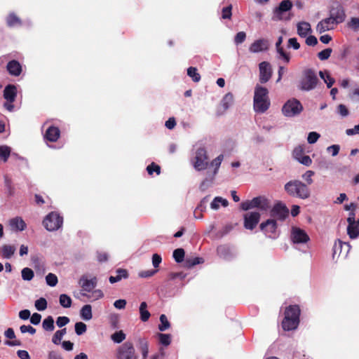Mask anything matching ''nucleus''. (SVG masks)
I'll list each match as a JSON object with an SVG mask.
<instances>
[{
  "label": "nucleus",
  "instance_id": "1",
  "mask_svg": "<svg viewBox=\"0 0 359 359\" xmlns=\"http://www.w3.org/2000/svg\"><path fill=\"white\" fill-rule=\"evenodd\" d=\"M285 192L292 197L306 200L311 196V189L306 183L299 180H292L285 186Z\"/></svg>",
  "mask_w": 359,
  "mask_h": 359
},
{
  "label": "nucleus",
  "instance_id": "2",
  "mask_svg": "<svg viewBox=\"0 0 359 359\" xmlns=\"http://www.w3.org/2000/svg\"><path fill=\"white\" fill-rule=\"evenodd\" d=\"M268 90L257 85L255 88L253 99L254 110L257 113H264L270 107V100L268 96Z\"/></svg>",
  "mask_w": 359,
  "mask_h": 359
},
{
  "label": "nucleus",
  "instance_id": "3",
  "mask_svg": "<svg viewBox=\"0 0 359 359\" xmlns=\"http://www.w3.org/2000/svg\"><path fill=\"white\" fill-rule=\"evenodd\" d=\"M196 151L191 162L197 171L205 170L209 165L208 156L205 148L201 145L196 146Z\"/></svg>",
  "mask_w": 359,
  "mask_h": 359
},
{
  "label": "nucleus",
  "instance_id": "4",
  "mask_svg": "<svg viewBox=\"0 0 359 359\" xmlns=\"http://www.w3.org/2000/svg\"><path fill=\"white\" fill-rule=\"evenodd\" d=\"M318 79L315 72L311 69L303 72L302 77L299 81V88L304 91H310L314 89Z\"/></svg>",
  "mask_w": 359,
  "mask_h": 359
},
{
  "label": "nucleus",
  "instance_id": "5",
  "mask_svg": "<svg viewBox=\"0 0 359 359\" xmlns=\"http://www.w3.org/2000/svg\"><path fill=\"white\" fill-rule=\"evenodd\" d=\"M270 207L269 200L263 196L253 198L252 200H247L241 203L243 210H248L252 208H258L260 210H266Z\"/></svg>",
  "mask_w": 359,
  "mask_h": 359
},
{
  "label": "nucleus",
  "instance_id": "6",
  "mask_svg": "<svg viewBox=\"0 0 359 359\" xmlns=\"http://www.w3.org/2000/svg\"><path fill=\"white\" fill-rule=\"evenodd\" d=\"M292 2L290 0L282 1L279 6L276 7L273 11L272 20L281 21L290 20V17H285V13L290 11L292 8Z\"/></svg>",
  "mask_w": 359,
  "mask_h": 359
},
{
  "label": "nucleus",
  "instance_id": "7",
  "mask_svg": "<svg viewBox=\"0 0 359 359\" xmlns=\"http://www.w3.org/2000/svg\"><path fill=\"white\" fill-rule=\"evenodd\" d=\"M302 111V104L295 98L288 100L282 108L283 114L287 117L295 116L299 114Z\"/></svg>",
  "mask_w": 359,
  "mask_h": 359
},
{
  "label": "nucleus",
  "instance_id": "8",
  "mask_svg": "<svg viewBox=\"0 0 359 359\" xmlns=\"http://www.w3.org/2000/svg\"><path fill=\"white\" fill-rule=\"evenodd\" d=\"M63 223V218L57 212H51L43 219V224L48 231L59 229Z\"/></svg>",
  "mask_w": 359,
  "mask_h": 359
},
{
  "label": "nucleus",
  "instance_id": "9",
  "mask_svg": "<svg viewBox=\"0 0 359 359\" xmlns=\"http://www.w3.org/2000/svg\"><path fill=\"white\" fill-rule=\"evenodd\" d=\"M117 359H137L133 344L126 341L116 351Z\"/></svg>",
  "mask_w": 359,
  "mask_h": 359
},
{
  "label": "nucleus",
  "instance_id": "10",
  "mask_svg": "<svg viewBox=\"0 0 359 359\" xmlns=\"http://www.w3.org/2000/svg\"><path fill=\"white\" fill-rule=\"evenodd\" d=\"M329 16L339 25L342 23L346 17L344 6L339 2L334 3L329 8Z\"/></svg>",
  "mask_w": 359,
  "mask_h": 359
},
{
  "label": "nucleus",
  "instance_id": "11",
  "mask_svg": "<svg viewBox=\"0 0 359 359\" xmlns=\"http://www.w3.org/2000/svg\"><path fill=\"white\" fill-rule=\"evenodd\" d=\"M261 230L264 233L266 236L275 239L278 237L277 224L276 220L273 219H267L266 222L260 224Z\"/></svg>",
  "mask_w": 359,
  "mask_h": 359
},
{
  "label": "nucleus",
  "instance_id": "12",
  "mask_svg": "<svg viewBox=\"0 0 359 359\" xmlns=\"http://www.w3.org/2000/svg\"><path fill=\"white\" fill-rule=\"evenodd\" d=\"M290 238L294 244H304L310 240L306 232L297 226L292 227Z\"/></svg>",
  "mask_w": 359,
  "mask_h": 359
},
{
  "label": "nucleus",
  "instance_id": "13",
  "mask_svg": "<svg viewBox=\"0 0 359 359\" xmlns=\"http://www.w3.org/2000/svg\"><path fill=\"white\" fill-rule=\"evenodd\" d=\"M259 81L265 83L269 81L272 76L271 66L268 62H262L259 65Z\"/></svg>",
  "mask_w": 359,
  "mask_h": 359
},
{
  "label": "nucleus",
  "instance_id": "14",
  "mask_svg": "<svg viewBox=\"0 0 359 359\" xmlns=\"http://www.w3.org/2000/svg\"><path fill=\"white\" fill-rule=\"evenodd\" d=\"M339 24L337 22H336L333 19L328 16L327 18L318 22L316 28L318 33L322 34L327 31L334 29Z\"/></svg>",
  "mask_w": 359,
  "mask_h": 359
},
{
  "label": "nucleus",
  "instance_id": "15",
  "mask_svg": "<svg viewBox=\"0 0 359 359\" xmlns=\"http://www.w3.org/2000/svg\"><path fill=\"white\" fill-rule=\"evenodd\" d=\"M260 214L257 212H250L244 215V226L247 229L252 230L258 224Z\"/></svg>",
  "mask_w": 359,
  "mask_h": 359
},
{
  "label": "nucleus",
  "instance_id": "16",
  "mask_svg": "<svg viewBox=\"0 0 359 359\" xmlns=\"http://www.w3.org/2000/svg\"><path fill=\"white\" fill-rule=\"evenodd\" d=\"M269 47V43L267 39H259L255 41L250 46L249 51L252 53H257L267 50Z\"/></svg>",
  "mask_w": 359,
  "mask_h": 359
},
{
  "label": "nucleus",
  "instance_id": "17",
  "mask_svg": "<svg viewBox=\"0 0 359 359\" xmlns=\"http://www.w3.org/2000/svg\"><path fill=\"white\" fill-rule=\"evenodd\" d=\"M79 284L83 291L90 292L96 287L97 278L93 277L90 279H88L86 276H83L79 280Z\"/></svg>",
  "mask_w": 359,
  "mask_h": 359
},
{
  "label": "nucleus",
  "instance_id": "18",
  "mask_svg": "<svg viewBox=\"0 0 359 359\" xmlns=\"http://www.w3.org/2000/svg\"><path fill=\"white\" fill-rule=\"evenodd\" d=\"M297 31L300 37L305 38L311 34L312 29L309 22L301 21L297 24Z\"/></svg>",
  "mask_w": 359,
  "mask_h": 359
},
{
  "label": "nucleus",
  "instance_id": "19",
  "mask_svg": "<svg viewBox=\"0 0 359 359\" xmlns=\"http://www.w3.org/2000/svg\"><path fill=\"white\" fill-rule=\"evenodd\" d=\"M9 225L12 231H22L27 228L25 222L20 217H15L9 220Z\"/></svg>",
  "mask_w": 359,
  "mask_h": 359
},
{
  "label": "nucleus",
  "instance_id": "20",
  "mask_svg": "<svg viewBox=\"0 0 359 359\" xmlns=\"http://www.w3.org/2000/svg\"><path fill=\"white\" fill-rule=\"evenodd\" d=\"M219 256L224 259H230L235 255L234 251L227 245H220L217 249Z\"/></svg>",
  "mask_w": 359,
  "mask_h": 359
},
{
  "label": "nucleus",
  "instance_id": "21",
  "mask_svg": "<svg viewBox=\"0 0 359 359\" xmlns=\"http://www.w3.org/2000/svg\"><path fill=\"white\" fill-rule=\"evenodd\" d=\"M17 96V88L14 85H8L4 90V97L10 102H13Z\"/></svg>",
  "mask_w": 359,
  "mask_h": 359
},
{
  "label": "nucleus",
  "instance_id": "22",
  "mask_svg": "<svg viewBox=\"0 0 359 359\" xmlns=\"http://www.w3.org/2000/svg\"><path fill=\"white\" fill-rule=\"evenodd\" d=\"M299 323V320H296L294 319H292L289 317V314H287V316H285L283 322H282V327L284 330L290 331V330H294L297 329Z\"/></svg>",
  "mask_w": 359,
  "mask_h": 359
},
{
  "label": "nucleus",
  "instance_id": "23",
  "mask_svg": "<svg viewBox=\"0 0 359 359\" xmlns=\"http://www.w3.org/2000/svg\"><path fill=\"white\" fill-rule=\"evenodd\" d=\"M7 70L12 76H19L22 72V67L17 60H11L7 65Z\"/></svg>",
  "mask_w": 359,
  "mask_h": 359
},
{
  "label": "nucleus",
  "instance_id": "24",
  "mask_svg": "<svg viewBox=\"0 0 359 359\" xmlns=\"http://www.w3.org/2000/svg\"><path fill=\"white\" fill-rule=\"evenodd\" d=\"M60 130L57 127H49L45 134V138L50 142H56L60 137Z\"/></svg>",
  "mask_w": 359,
  "mask_h": 359
},
{
  "label": "nucleus",
  "instance_id": "25",
  "mask_svg": "<svg viewBox=\"0 0 359 359\" xmlns=\"http://www.w3.org/2000/svg\"><path fill=\"white\" fill-rule=\"evenodd\" d=\"M292 319L299 320L300 309L297 305H291L286 308L285 311V316H287Z\"/></svg>",
  "mask_w": 359,
  "mask_h": 359
},
{
  "label": "nucleus",
  "instance_id": "26",
  "mask_svg": "<svg viewBox=\"0 0 359 359\" xmlns=\"http://www.w3.org/2000/svg\"><path fill=\"white\" fill-rule=\"evenodd\" d=\"M16 248L13 245H4L0 248V256L4 259H10L15 253Z\"/></svg>",
  "mask_w": 359,
  "mask_h": 359
},
{
  "label": "nucleus",
  "instance_id": "27",
  "mask_svg": "<svg viewBox=\"0 0 359 359\" xmlns=\"http://www.w3.org/2000/svg\"><path fill=\"white\" fill-rule=\"evenodd\" d=\"M347 234L351 239H355L359 236V225L355 221L348 224Z\"/></svg>",
  "mask_w": 359,
  "mask_h": 359
},
{
  "label": "nucleus",
  "instance_id": "28",
  "mask_svg": "<svg viewBox=\"0 0 359 359\" xmlns=\"http://www.w3.org/2000/svg\"><path fill=\"white\" fill-rule=\"evenodd\" d=\"M344 248L346 251L345 252V255L348 252L351 245L348 243H342L339 241L338 242H335L333 246V257L339 253V255L342 252V249Z\"/></svg>",
  "mask_w": 359,
  "mask_h": 359
},
{
  "label": "nucleus",
  "instance_id": "29",
  "mask_svg": "<svg viewBox=\"0 0 359 359\" xmlns=\"http://www.w3.org/2000/svg\"><path fill=\"white\" fill-rule=\"evenodd\" d=\"M282 43L283 36H280L276 43V48L280 57L283 58L285 62L288 63L290 62V55L284 51L283 48L281 46Z\"/></svg>",
  "mask_w": 359,
  "mask_h": 359
},
{
  "label": "nucleus",
  "instance_id": "30",
  "mask_svg": "<svg viewBox=\"0 0 359 359\" xmlns=\"http://www.w3.org/2000/svg\"><path fill=\"white\" fill-rule=\"evenodd\" d=\"M137 348L142 354V359H147L149 354V342L145 339H140Z\"/></svg>",
  "mask_w": 359,
  "mask_h": 359
},
{
  "label": "nucleus",
  "instance_id": "31",
  "mask_svg": "<svg viewBox=\"0 0 359 359\" xmlns=\"http://www.w3.org/2000/svg\"><path fill=\"white\" fill-rule=\"evenodd\" d=\"M116 276H110L109 280L110 283L113 284L116 282L120 281L122 278H127L128 276V271L126 269H118L116 271Z\"/></svg>",
  "mask_w": 359,
  "mask_h": 359
},
{
  "label": "nucleus",
  "instance_id": "32",
  "mask_svg": "<svg viewBox=\"0 0 359 359\" xmlns=\"http://www.w3.org/2000/svg\"><path fill=\"white\" fill-rule=\"evenodd\" d=\"M139 311L140 315V320L142 322H147L149 319L151 314L147 310V304L145 302H142L140 304Z\"/></svg>",
  "mask_w": 359,
  "mask_h": 359
},
{
  "label": "nucleus",
  "instance_id": "33",
  "mask_svg": "<svg viewBox=\"0 0 359 359\" xmlns=\"http://www.w3.org/2000/svg\"><path fill=\"white\" fill-rule=\"evenodd\" d=\"M81 318L84 320H90L93 318L92 306L90 304L84 305L80 311Z\"/></svg>",
  "mask_w": 359,
  "mask_h": 359
},
{
  "label": "nucleus",
  "instance_id": "34",
  "mask_svg": "<svg viewBox=\"0 0 359 359\" xmlns=\"http://www.w3.org/2000/svg\"><path fill=\"white\" fill-rule=\"evenodd\" d=\"M229 204V202L226 199L223 198L220 196L215 197L212 203H210V207L213 210H217L219 208L220 205L224 207H226Z\"/></svg>",
  "mask_w": 359,
  "mask_h": 359
},
{
  "label": "nucleus",
  "instance_id": "35",
  "mask_svg": "<svg viewBox=\"0 0 359 359\" xmlns=\"http://www.w3.org/2000/svg\"><path fill=\"white\" fill-rule=\"evenodd\" d=\"M273 215H276L281 220H283L288 214L287 210L285 207L275 206L272 210Z\"/></svg>",
  "mask_w": 359,
  "mask_h": 359
},
{
  "label": "nucleus",
  "instance_id": "36",
  "mask_svg": "<svg viewBox=\"0 0 359 359\" xmlns=\"http://www.w3.org/2000/svg\"><path fill=\"white\" fill-rule=\"evenodd\" d=\"M233 102V95L231 93H226L221 101L222 106L224 110L228 109Z\"/></svg>",
  "mask_w": 359,
  "mask_h": 359
},
{
  "label": "nucleus",
  "instance_id": "37",
  "mask_svg": "<svg viewBox=\"0 0 359 359\" xmlns=\"http://www.w3.org/2000/svg\"><path fill=\"white\" fill-rule=\"evenodd\" d=\"M346 26L348 29L352 30L354 32H358L359 31V18L358 17H352L349 19V20L346 23Z\"/></svg>",
  "mask_w": 359,
  "mask_h": 359
},
{
  "label": "nucleus",
  "instance_id": "38",
  "mask_svg": "<svg viewBox=\"0 0 359 359\" xmlns=\"http://www.w3.org/2000/svg\"><path fill=\"white\" fill-rule=\"evenodd\" d=\"M7 25L10 27H14L17 25H21L20 19L13 13H10L6 18Z\"/></svg>",
  "mask_w": 359,
  "mask_h": 359
},
{
  "label": "nucleus",
  "instance_id": "39",
  "mask_svg": "<svg viewBox=\"0 0 359 359\" xmlns=\"http://www.w3.org/2000/svg\"><path fill=\"white\" fill-rule=\"evenodd\" d=\"M319 75L325 83H326L327 88H331L334 83V79L330 76L329 72L327 71H320Z\"/></svg>",
  "mask_w": 359,
  "mask_h": 359
},
{
  "label": "nucleus",
  "instance_id": "40",
  "mask_svg": "<svg viewBox=\"0 0 359 359\" xmlns=\"http://www.w3.org/2000/svg\"><path fill=\"white\" fill-rule=\"evenodd\" d=\"M42 327L46 331H53L55 328L53 318L52 316L46 318L43 321Z\"/></svg>",
  "mask_w": 359,
  "mask_h": 359
},
{
  "label": "nucleus",
  "instance_id": "41",
  "mask_svg": "<svg viewBox=\"0 0 359 359\" xmlns=\"http://www.w3.org/2000/svg\"><path fill=\"white\" fill-rule=\"evenodd\" d=\"M11 149L6 145L0 146V160L6 162L10 156Z\"/></svg>",
  "mask_w": 359,
  "mask_h": 359
},
{
  "label": "nucleus",
  "instance_id": "42",
  "mask_svg": "<svg viewBox=\"0 0 359 359\" xmlns=\"http://www.w3.org/2000/svg\"><path fill=\"white\" fill-rule=\"evenodd\" d=\"M66 328H63L62 330L56 331L52 338L53 343L56 345L60 344L61 343L62 337H64L65 334H66Z\"/></svg>",
  "mask_w": 359,
  "mask_h": 359
},
{
  "label": "nucleus",
  "instance_id": "43",
  "mask_svg": "<svg viewBox=\"0 0 359 359\" xmlns=\"http://www.w3.org/2000/svg\"><path fill=\"white\" fill-rule=\"evenodd\" d=\"M59 302L60 304L64 308L71 307L72 303L71 297L65 294L60 295Z\"/></svg>",
  "mask_w": 359,
  "mask_h": 359
},
{
  "label": "nucleus",
  "instance_id": "44",
  "mask_svg": "<svg viewBox=\"0 0 359 359\" xmlns=\"http://www.w3.org/2000/svg\"><path fill=\"white\" fill-rule=\"evenodd\" d=\"M185 252L182 248H177L173 251L172 257L177 263L184 261Z\"/></svg>",
  "mask_w": 359,
  "mask_h": 359
},
{
  "label": "nucleus",
  "instance_id": "45",
  "mask_svg": "<svg viewBox=\"0 0 359 359\" xmlns=\"http://www.w3.org/2000/svg\"><path fill=\"white\" fill-rule=\"evenodd\" d=\"M203 262L204 260L201 257L187 258L184 266L187 268H191L196 264L203 263Z\"/></svg>",
  "mask_w": 359,
  "mask_h": 359
},
{
  "label": "nucleus",
  "instance_id": "46",
  "mask_svg": "<svg viewBox=\"0 0 359 359\" xmlns=\"http://www.w3.org/2000/svg\"><path fill=\"white\" fill-rule=\"evenodd\" d=\"M81 295L88 299H90L93 301L101 299L104 296L103 292L100 290H92L90 294H88L86 293H81Z\"/></svg>",
  "mask_w": 359,
  "mask_h": 359
},
{
  "label": "nucleus",
  "instance_id": "47",
  "mask_svg": "<svg viewBox=\"0 0 359 359\" xmlns=\"http://www.w3.org/2000/svg\"><path fill=\"white\" fill-rule=\"evenodd\" d=\"M223 159H224V155L223 154H220L217 158L213 159L212 161V162L210 163V165L212 166L215 167V170H214L213 173H212L213 176H215L216 174L217 173L218 170H219V168L220 167V165H221Z\"/></svg>",
  "mask_w": 359,
  "mask_h": 359
},
{
  "label": "nucleus",
  "instance_id": "48",
  "mask_svg": "<svg viewBox=\"0 0 359 359\" xmlns=\"http://www.w3.org/2000/svg\"><path fill=\"white\" fill-rule=\"evenodd\" d=\"M187 75L191 77L194 82H198L201 80V76L197 72L196 67H190L187 69Z\"/></svg>",
  "mask_w": 359,
  "mask_h": 359
},
{
  "label": "nucleus",
  "instance_id": "49",
  "mask_svg": "<svg viewBox=\"0 0 359 359\" xmlns=\"http://www.w3.org/2000/svg\"><path fill=\"white\" fill-rule=\"evenodd\" d=\"M160 322H161V324L158 325V330L161 332L165 331L170 326V324L167 317L164 314H161L160 316Z\"/></svg>",
  "mask_w": 359,
  "mask_h": 359
},
{
  "label": "nucleus",
  "instance_id": "50",
  "mask_svg": "<svg viewBox=\"0 0 359 359\" xmlns=\"http://www.w3.org/2000/svg\"><path fill=\"white\" fill-rule=\"evenodd\" d=\"M157 337L158 338L160 344L163 346H168L171 342V335L169 334L158 333Z\"/></svg>",
  "mask_w": 359,
  "mask_h": 359
},
{
  "label": "nucleus",
  "instance_id": "51",
  "mask_svg": "<svg viewBox=\"0 0 359 359\" xmlns=\"http://www.w3.org/2000/svg\"><path fill=\"white\" fill-rule=\"evenodd\" d=\"M21 275L24 280L29 281L34 278V273L31 269L25 267L22 270Z\"/></svg>",
  "mask_w": 359,
  "mask_h": 359
},
{
  "label": "nucleus",
  "instance_id": "52",
  "mask_svg": "<svg viewBox=\"0 0 359 359\" xmlns=\"http://www.w3.org/2000/svg\"><path fill=\"white\" fill-rule=\"evenodd\" d=\"M111 340L117 344L121 343L126 339V334L122 330L114 332L111 336Z\"/></svg>",
  "mask_w": 359,
  "mask_h": 359
},
{
  "label": "nucleus",
  "instance_id": "53",
  "mask_svg": "<svg viewBox=\"0 0 359 359\" xmlns=\"http://www.w3.org/2000/svg\"><path fill=\"white\" fill-rule=\"evenodd\" d=\"M315 172L313 170H307L302 175V179L306 182V184L309 187L313 183V177Z\"/></svg>",
  "mask_w": 359,
  "mask_h": 359
},
{
  "label": "nucleus",
  "instance_id": "54",
  "mask_svg": "<svg viewBox=\"0 0 359 359\" xmlns=\"http://www.w3.org/2000/svg\"><path fill=\"white\" fill-rule=\"evenodd\" d=\"M34 306L38 311H44L47 308V301L45 298L41 297L35 301Z\"/></svg>",
  "mask_w": 359,
  "mask_h": 359
},
{
  "label": "nucleus",
  "instance_id": "55",
  "mask_svg": "<svg viewBox=\"0 0 359 359\" xmlns=\"http://www.w3.org/2000/svg\"><path fill=\"white\" fill-rule=\"evenodd\" d=\"M75 332L77 335H82L87 330V326L84 323L78 322L74 325Z\"/></svg>",
  "mask_w": 359,
  "mask_h": 359
},
{
  "label": "nucleus",
  "instance_id": "56",
  "mask_svg": "<svg viewBox=\"0 0 359 359\" xmlns=\"http://www.w3.org/2000/svg\"><path fill=\"white\" fill-rule=\"evenodd\" d=\"M46 283L49 286L54 287L57 285L58 280H57V277L55 274H53L52 273H49L46 276Z\"/></svg>",
  "mask_w": 359,
  "mask_h": 359
},
{
  "label": "nucleus",
  "instance_id": "57",
  "mask_svg": "<svg viewBox=\"0 0 359 359\" xmlns=\"http://www.w3.org/2000/svg\"><path fill=\"white\" fill-rule=\"evenodd\" d=\"M332 52V50L330 48H325L318 53V57L320 60H327Z\"/></svg>",
  "mask_w": 359,
  "mask_h": 359
},
{
  "label": "nucleus",
  "instance_id": "58",
  "mask_svg": "<svg viewBox=\"0 0 359 359\" xmlns=\"http://www.w3.org/2000/svg\"><path fill=\"white\" fill-rule=\"evenodd\" d=\"M215 176L210 175L209 177H206L200 184V189L203 191L205 190L212 184Z\"/></svg>",
  "mask_w": 359,
  "mask_h": 359
},
{
  "label": "nucleus",
  "instance_id": "59",
  "mask_svg": "<svg viewBox=\"0 0 359 359\" xmlns=\"http://www.w3.org/2000/svg\"><path fill=\"white\" fill-rule=\"evenodd\" d=\"M320 135L316 132H310L308 135L307 141L309 144L316 143L320 138Z\"/></svg>",
  "mask_w": 359,
  "mask_h": 359
},
{
  "label": "nucleus",
  "instance_id": "60",
  "mask_svg": "<svg viewBox=\"0 0 359 359\" xmlns=\"http://www.w3.org/2000/svg\"><path fill=\"white\" fill-rule=\"evenodd\" d=\"M147 170L149 175H152L154 172H156L157 175L160 174L161 168L159 165L152 163L147 166Z\"/></svg>",
  "mask_w": 359,
  "mask_h": 359
},
{
  "label": "nucleus",
  "instance_id": "61",
  "mask_svg": "<svg viewBox=\"0 0 359 359\" xmlns=\"http://www.w3.org/2000/svg\"><path fill=\"white\" fill-rule=\"evenodd\" d=\"M246 38V34L244 32H239L236 34L234 42L236 44L238 45L242 43Z\"/></svg>",
  "mask_w": 359,
  "mask_h": 359
},
{
  "label": "nucleus",
  "instance_id": "62",
  "mask_svg": "<svg viewBox=\"0 0 359 359\" xmlns=\"http://www.w3.org/2000/svg\"><path fill=\"white\" fill-rule=\"evenodd\" d=\"M20 332L22 333H29L31 334H34L36 333V329L32 327L31 325H21L20 327Z\"/></svg>",
  "mask_w": 359,
  "mask_h": 359
},
{
  "label": "nucleus",
  "instance_id": "63",
  "mask_svg": "<svg viewBox=\"0 0 359 359\" xmlns=\"http://www.w3.org/2000/svg\"><path fill=\"white\" fill-rule=\"evenodd\" d=\"M69 322V318L66 316H60L57 318L56 324L59 327H62L63 326L68 324Z\"/></svg>",
  "mask_w": 359,
  "mask_h": 359
},
{
  "label": "nucleus",
  "instance_id": "64",
  "mask_svg": "<svg viewBox=\"0 0 359 359\" xmlns=\"http://www.w3.org/2000/svg\"><path fill=\"white\" fill-rule=\"evenodd\" d=\"M304 155V149L301 146L296 147L293 151V156L297 161H298Z\"/></svg>",
  "mask_w": 359,
  "mask_h": 359
}]
</instances>
